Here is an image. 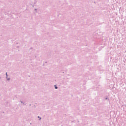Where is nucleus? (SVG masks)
<instances>
[{
    "mask_svg": "<svg viewBox=\"0 0 126 126\" xmlns=\"http://www.w3.org/2000/svg\"><path fill=\"white\" fill-rule=\"evenodd\" d=\"M55 89H58V87L55 86Z\"/></svg>",
    "mask_w": 126,
    "mask_h": 126,
    "instance_id": "f257e3e1",
    "label": "nucleus"
},
{
    "mask_svg": "<svg viewBox=\"0 0 126 126\" xmlns=\"http://www.w3.org/2000/svg\"><path fill=\"white\" fill-rule=\"evenodd\" d=\"M38 118H40V117L38 116Z\"/></svg>",
    "mask_w": 126,
    "mask_h": 126,
    "instance_id": "f03ea898",
    "label": "nucleus"
},
{
    "mask_svg": "<svg viewBox=\"0 0 126 126\" xmlns=\"http://www.w3.org/2000/svg\"><path fill=\"white\" fill-rule=\"evenodd\" d=\"M40 120H41V118H40Z\"/></svg>",
    "mask_w": 126,
    "mask_h": 126,
    "instance_id": "7ed1b4c3",
    "label": "nucleus"
}]
</instances>
